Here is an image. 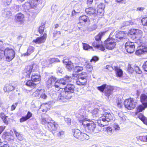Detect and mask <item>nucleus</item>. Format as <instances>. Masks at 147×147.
Listing matches in <instances>:
<instances>
[{"label": "nucleus", "mask_w": 147, "mask_h": 147, "mask_svg": "<svg viewBox=\"0 0 147 147\" xmlns=\"http://www.w3.org/2000/svg\"><path fill=\"white\" fill-rule=\"evenodd\" d=\"M11 14V12L8 11L6 9H5L4 10H3V15L4 17H9Z\"/></svg>", "instance_id": "nucleus-41"}, {"label": "nucleus", "mask_w": 147, "mask_h": 147, "mask_svg": "<svg viewBox=\"0 0 147 147\" xmlns=\"http://www.w3.org/2000/svg\"><path fill=\"white\" fill-rule=\"evenodd\" d=\"M141 102L143 105L147 107V96L145 94H142L140 97Z\"/></svg>", "instance_id": "nucleus-26"}, {"label": "nucleus", "mask_w": 147, "mask_h": 147, "mask_svg": "<svg viewBox=\"0 0 147 147\" xmlns=\"http://www.w3.org/2000/svg\"><path fill=\"white\" fill-rule=\"evenodd\" d=\"M63 63H65L66 65V67L68 69V70L69 71L73 67V63L71 62L66 61L65 60H63Z\"/></svg>", "instance_id": "nucleus-34"}, {"label": "nucleus", "mask_w": 147, "mask_h": 147, "mask_svg": "<svg viewBox=\"0 0 147 147\" xmlns=\"http://www.w3.org/2000/svg\"><path fill=\"white\" fill-rule=\"evenodd\" d=\"M141 22L143 25L147 26V17L143 18L141 20Z\"/></svg>", "instance_id": "nucleus-49"}, {"label": "nucleus", "mask_w": 147, "mask_h": 147, "mask_svg": "<svg viewBox=\"0 0 147 147\" xmlns=\"http://www.w3.org/2000/svg\"><path fill=\"white\" fill-rule=\"evenodd\" d=\"M83 70V67H82L80 66H76L75 67L74 69V72H78L82 71Z\"/></svg>", "instance_id": "nucleus-45"}, {"label": "nucleus", "mask_w": 147, "mask_h": 147, "mask_svg": "<svg viewBox=\"0 0 147 147\" xmlns=\"http://www.w3.org/2000/svg\"><path fill=\"white\" fill-rule=\"evenodd\" d=\"M79 20L80 21V22L83 21L84 22H89V20L88 17L86 15H83L80 16L79 18Z\"/></svg>", "instance_id": "nucleus-35"}, {"label": "nucleus", "mask_w": 147, "mask_h": 147, "mask_svg": "<svg viewBox=\"0 0 147 147\" xmlns=\"http://www.w3.org/2000/svg\"><path fill=\"white\" fill-rule=\"evenodd\" d=\"M105 8V5L103 3H100L98 6L97 8L104 9Z\"/></svg>", "instance_id": "nucleus-60"}, {"label": "nucleus", "mask_w": 147, "mask_h": 147, "mask_svg": "<svg viewBox=\"0 0 147 147\" xmlns=\"http://www.w3.org/2000/svg\"><path fill=\"white\" fill-rule=\"evenodd\" d=\"M86 67L87 71L89 72L91 71L93 69L92 66L89 63L86 65Z\"/></svg>", "instance_id": "nucleus-54"}, {"label": "nucleus", "mask_w": 147, "mask_h": 147, "mask_svg": "<svg viewBox=\"0 0 147 147\" xmlns=\"http://www.w3.org/2000/svg\"><path fill=\"white\" fill-rule=\"evenodd\" d=\"M37 2L34 0H32L30 3L28 2L25 3L22 5V7L26 10H29L30 9H33L36 10L35 12L36 13L38 11L37 9H35L37 8Z\"/></svg>", "instance_id": "nucleus-8"}, {"label": "nucleus", "mask_w": 147, "mask_h": 147, "mask_svg": "<svg viewBox=\"0 0 147 147\" xmlns=\"http://www.w3.org/2000/svg\"><path fill=\"white\" fill-rule=\"evenodd\" d=\"M136 103L133 98H130L125 100L124 105L126 108L130 110L134 109L135 107Z\"/></svg>", "instance_id": "nucleus-10"}, {"label": "nucleus", "mask_w": 147, "mask_h": 147, "mask_svg": "<svg viewBox=\"0 0 147 147\" xmlns=\"http://www.w3.org/2000/svg\"><path fill=\"white\" fill-rule=\"evenodd\" d=\"M85 126L87 127V128L90 132H92L96 127V125L94 123L91 122L90 123H86Z\"/></svg>", "instance_id": "nucleus-19"}, {"label": "nucleus", "mask_w": 147, "mask_h": 147, "mask_svg": "<svg viewBox=\"0 0 147 147\" xmlns=\"http://www.w3.org/2000/svg\"><path fill=\"white\" fill-rule=\"evenodd\" d=\"M140 45H137V50L135 53L137 55H139L147 52V46L145 45L144 43L140 41Z\"/></svg>", "instance_id": "nucleus-12"}, {"label": "nucleus", "mask_w": 147, "mask_h": 147, "mask_svg": "<svg viewBox=\"0 0 147 147\" xmlns=\"http://www.w3.org/2000/svg\"><path fill=\"white\" fill-rule=\"evenodd\" d=\"M143 68L144 71H147V61L144 63L143 65Z\"/></svg>", "instance_id": "nucleus-64"}, {"label": "nucleus", "mask_w": 147, "mask_h": 147, "mask_svg": "<svg viewBox=\"0 0 147 147\" xmlns=\"http://www.w3.org/2000/svg\"><path fill=\"white\" fill-rule=\"evenodd\" d=\"M44 99H46L47 98V95L45 94V92L43 90V91L41 93L40 97Z\"/></svg>", "instance_id": "nucleus-52"}, {"label": "nucleus", "mask_w": 147, "mask_h": 147, "mask_svg": "<svg viewBox=\"0 0 147 147\" xmlns=\"http://www.w3.org/2000/svg\"><path fill=\"white\" fill-rule=\"evenodd\" d=\"M47 118V117H45V118H42L41 121V123L42 124L45 125L47 123V121L46 120Z\"/></svg>", "instance_id": "nucleus-57"}, {"label": "nucleus", "mask_w": 147, "mask_h": 147, "mask_svg": "<svg viewBox=\"0 0 147 147\" xmlns=\"http://www.w3.org/2000/svg\"><path fill=\"white\" fill-rule=\"evenodd\" d=\"M34 81H32L30 80H29L26 83V85L27 86L32 87H35L36 84H38V83H35L34 82H33Z\"/></svg>", "instance_id": "nucleus-36"}, {"label": "nucleus", "mask_w": 147, "mask_h": 147, "mask_svg": "<svg viewBox=\"0 0 147 147\" xmlns=\"http://www.w3.org/2000/svg\"><path fill=\"white\" fill-rule=\"evenodd\" d=\"M4 53L5 60L7 61H11L15 57V51L9 47L6 48L4 49Z\"/></svg>", "instance_id": "nucleus-4"}, {"label": "nucleus", "mask_w": 147, "mask_h": 147, "mask_svg": "<svg viewBox=\"0 0 147 147\" xmlns=\"http://www.w3.org/2000/svg\"><path fill=\"white\" fill-rule=\"evenodd\" d=\"M113 90V89L112 87L111 86H107L105 91V95L108 97L112 93Z\"/></svg>", "instance_id": "nucleus-18"}, {"label": "nucleus", "mask_w": 147, "mask_h": 147, "mask_svg": "<svg viewBox=\"0 0 147 147\" xmlns=\"http://www.w3.org/2000/svg\"><path fill=\"white\" fill-rule=\"evenodd\" d=\"M83 48L84 50H93L92 47L86 44H83Z\"/></svg>", "instance_id": "nucleus-44"}, {"label": "nucleus", "mask_w": 147, "mask_h": 147, "mask_svg": "<svg viewBox=\"0 0 147 147\" xmlns=\"http://www.w3.org/2000/svg\"><path fill=\"white\" fill-rule=\"evenodd\" d=\"M134 24V22L131 21H126L123 22L122 24L123 26H127L130 25H133Z\"/></svg>", "instance_id": "nucleus-43"}, {"label": "nucleus", "mask_w": 147, "mask_h": 147, "mask_svg": "<svg viewBox=\"0 0 147 147\" xmlns=\"http://www.w3.org/2000/svg\"><path fill=\"white\" fill-rule=\"evenodd\" d=\"M32 115V114L29 111L28 112L27 115L25 117H23L20 119V122H24L30 118Z\"/></svg>", "instance_id": "nucleus-25"}, {"label": "nucleus", "mask_w": 147, "mask_h": 147, "mask_svg": "<svg viewBox=\"0 0 147 147\" xmlns=\"http://www.w3.org/2000/svg\"><path fill=\"white\" fill-rule=\"evenodd\" d=\"M73 60L75 63L81 64L82 65L84 64L85 63L86 61L85 59L80 57H74Z\"/></svg>", "instance_id": "nucleus-16"}, {"label": "nucleus", "mask_w": 147, "mask_h": 147, "mask_svg": "<svg viewBox=\"0 0 147 147\" xmlns=\"http://www.w3.org/2000/svg\"><path fill=\"white\" fill-rule=\"evenodd\" d=\"M13 130L18 140L21 141L24 139V138L23 135L18 132L15 128H13Z\"/></svg>", "instance_id": "nucleus-22"}, {"label": "nucleus", "mask_w": 147, "mask_h": 147, "mask_svg": "<svg viewBox=\"0 0 147 147\" xmlns=\"http://www.w3.org/2000/svg\"><path fill=\"white\" fill-rule=\"evenodd\" d=\"M146 107L144 105H140L138 106L136 108V114H137L138 113L142 112L143 110H144L146 107Z\"/></svg>", "instance_id": "nucleus-33"}, {"label": "nucleus", "mask_w": 147, "mask_h": 147, "mask_svg": "<svg viewBox=\"0 0 147 147\" xmlns=\"http://www.w3.org/2000/svg\"><path fill=\"white\" fill-rule=\"evenodd\" d=\"M128 70L129 72L131 73L134 72L133 68L131 67L130 65H128Z\"/></svg>", "instance_id": "nucleus-59"}, {"label": "nucleus", "mask_w": 147, "mask_h": 147, "mask_svg": "<svg viewBox=\"0 0 147 147\" xmlns=\"http://www.w3.org/2000/svg\"><path fill=\"white\" fill-rule=\"evenodd\" d=\"M47 37V34L46 33H44L42 36L40 37H38L36 39L34 40L33 42L38 44H40L44 42L45 41Z\"/></svg>", "instance_id": "nucleus-17"}, {"label": "nucleus", "mask_w": 147, "mask_h": 147, "mask_svg": "<svg viewBox=\"0 0 147 147\" xmlns=\"http://www.w3.org/2000/svg\"><path fill=\"white\" fill-rule=\"evenodd\" d=\"M101 42L98 43V41H96L92 43V45L94 47H96L97 49L101 51H103L105 50V49L102 45H101Z\"/></svg>", "instance_id": "nucleus-20"}, {"label": "nucleus", "mask_w": 147, "mask_h": 147, "mask_svg": "<svg viewBox=\"0 0 147 147\" xmlns=\"http://www.w3.org/2000/svg\"><path fill=\"white\" fill-rule=\"evenodd\" d=\"M72 80V78L70 76H66L64 78L57 80L55 83L54 86L55 88L60 87L61 84L65 85L68 82H71Z\"/></svg>", "instance_id": "nucleus-7"}, {"label": "nucleus", "mask_w": 147, "mask_h": 147, "mask_svg": "<svg viewBox=\"0 0 147 147\" xmlns=\"http://www.w3.org/2000/svg\"><path fill=\"white\" fill-rule=\"evenodd\" d=\"M35 66V65L34 64L33 65L28 66L26 67V73H27L28 74H30V75H28V76H30V75L31 74V72L32 73L33 71H34V69H33V71H32V69L33 67Z\"/></svg>", "instance_id": "nucleus-27"}, {"label": "nucleus", "mask_w": 147, "mask_h": 147, "mask_svg": "<svg viewBox=\"0 0 147 147\" xmlns=\"http://www.w3.org/2000/svg\"><path fill=\"white\" fill-rule=\"evenodd\" d=\"M135 29H132L129 31V33L131 35H133L135 36L136 34V33L137 30Z\"/></svg>", "instance_id": "nucleus-50"}, {"label": "nucleus", "mask_w": 147, "mask_h": 147, "mask_svg": "<svg viewBox=\"0 0 147 147\" xmlns=\"http://www.w3.org/2000/svg\"><path fill=\"white\" fill-rule=\"evenodd\" d=\"M113 127L115 130H119L120 129V127L119 125L116 123H115L113 125Z\"/></svg>", "instance_id": "nucleus-53"}, {"label": "nucleus", "mask_w": 147, "mask_h": 147, "mask_svg": "<svg viewBox=\"0 0 147 147\" xmlns=\"http://www.w3.org/2000/svg\"><path fill=\"white\" fill-rule=\"evenodd\" d=\"M14 7L15 10L17 11H19L21 9V8L19 5H15Z\"/></svg>", "instance_id": "nucleus-62"}, {"label": "nucleus", "mask_w": 147, "mask_h": 147, "mask_svg": "<svg viewBox=\"0 0 147 147\" xmlns=\"http://www.w3.org/2000/svg\"><path fill=\"white\" fill-rule=\"evenodd\" d=\"M64 134V131H59L57 134V136L59 137H61L63 136Z\"/></svg>", "instance_id": "nucleus-58"}, {"label": "nucleus", "mask_w": 147, "mask_h": 147, "mask_svg": "<svg viewBox=\"0 0 147 147\" xmlns=\"http://www.w3.org/2000/svg\"><path fill=\"white\" fill-rule=\"evenodd\" d=\"M0 117L3 120L4 123L7 125L8 123V121L7 120V117L3 113H1L0 114Z\"/></svg>", "instance_id": "nucleus-37"}, {"label": "nucleus", "mask_w": 147, "mask_h": 147, "mask_svg": "<svg viewBox=\"0 0 147 147\" xmlns=\"http://www.w3.org/2000/svg\"><path fill=\"white\" fill-rule=\"evenodd\" d=\"M31 80L32 81L35 82H40V76L38 74L33 71L31 74Z\"/></svg>", "instance_id": "nucleus-13"}, {"label": "nucleus", "mask_w": 147, "mask_h": 147, "mask_svg": "<svg viewBox=\"0 0 147 147\" xmlns=\"http://www.w3.org/2000/svg\"><path fill=\"white\" fill-rule=\"evenodd\" d=\"M24 19V15L22 13H18L16 16L15 20L16 22H22Z\"/></svg>", "instance_id": "nucleus-24"}, {"label": "nucleus", "mask_w": 147, "mask_h": 147, "mask_svg": "<svg viewBox=\"0 0 147 147\" xmlns=\"http://www.w3.org/2000/svg\"><path fill=\"white\" fill-rule=\"evenodd\" d=\"M138 118L141 120L142 121L145 119L146 118L142 114H140L139 115Z\"/></svg>", "instance_id": "nucleus-61"}, {"label": "nucleus", "mask_w": 147, "mask_h": 147, "mask_svg": "<svg viewBox=\"0 0 147 147\" xmlns=\"http://www.w3.org/2000/svg\"><path fill=\"white\" fill-rule=\"evenodd\" d=\"M51 9L52 11L55 12H56L57 10V7L56 5H53L51 7Z\"/></svg>", "instance_id": "nucleus-63"}, {"label": "nucleus", "mask_w": 147, "mask_h": 147, "mask_svg": "<svg viewBox=\"0 0 147 147\" xmlns=\"http://www.w3.org/2000/svg\"><path fill=\"white\" fill-rule=\"evenodd\" d=\"M104 33H100L97 35L95 37V39L97 41H98V43L100 42V39L102 36L104 34Z\"/></svg>", "instance_id": "nucleus-42"}, {"label": "nucleus", "mask_w": 147, "mask_h": 147, "mask_svg": "<svg viewBox=\"0 0 147 147\" xmlns=\"http://www.w3.org/2000/svg\"><path fill=\"white\" fill-rule=\"evenodd\" d=\"M15 89V87L10 84L7 86H5L4 88V90L5 92L12 91Z\"/></svg>", "instance_id": "nucleus-31"}, {"label": "nucleus", "mask_w": 147, "mask_h": 147, "mask_svg": "<svg viewBox=\"0 0 147 147\" xmlns=\"http://www.w3.org/2000/svg\"><path fill=\"white\" fill-rule=\"evenodd\" d=\"M73 135L76 138L83 140L88 138V135L86 134L82 133L78 129H74L73 130Z\"/></svg>", "instance_id": "nucleus-11"}, {"label": "nucleus", "mask_w": 147, "mask_h": 147, "mask_svg": "<svg viewBox=\"0 0 147 147\" xmlns=\"http://www.w3.org/2000/svg\"><path fill=\"white\" fill-rule=\"evenodd\" d=\"M114 70L116 71L117 76L121 77L123 75V71L122 70L119 69L117 67H114Z\"/></svg>", "instance_id": "nucleus-32"}, {"label": "nucleus", "mask_w": 147, "mask_h": 147, "mask_svg": "<svg viewBox=\"0 0 147 147\" xmlns=\"http://www.w3.org/2000/svg\"><path fill=\"white\" fill-rule=\"evenodd\" d=\"M91 113L92 114L94 117H99V114L100 113V111L97 108H95L91 111Z\"/></svg>", "instance_id": "nucleus-30"}, {"label": "nucleus", "mask_w": 147, "mask_h": 147, "mask_svg": "<svg viewBox=\"0 0 147 147\" xmlns=\"http://www.w3.org/2000/svg\"><path fill=\"white\" fill-rule=\"evenodd\" d=\"M139 139L141 141L147 142V136H140Z\"/></svg>", "instance_id": "nucleus-51"}, {"label": "nucleus", "mask_w": 147, "mask_h": 147, "mask_svg": "<svg viewBox=\"0 0 147 147\" xmlns=\"http://www.w3.org/2000/svg\"><path fill=\"white\" fill-rule=\"evenodd\" d=\"M86 12L90 16H94L96 15L97 11L95 9L92 7H91L86 9Z\"/></svg>", "instance_id": "nucleus-15"}, {"label": "nucleus", "mask_w": 147, "mask_h": 147, "mask_svg": "<svg viewBox=\"0 0 147 147\" xmlns=\"http://www.w3.org/2000/svg\"><path fill=\"white\" fill-rule=\"evenodd\" d=\"M45 117H47V127L48 129L50 131H51L52 132L53 134L55 133L56 131L59 128L58 125L57 123L54 122L53 123L49 121H52L51 118L50 117H49L48 116L46 115Z\"/></svg>", "instance_id": "nucleus-6"}, {"label": "nucleus", "mask_w": 147, "mask_h": 147, "mask_svg": "<svg viewBox=\"0 0 147 147\" xmlns=\"http://www.w3.org/2000/svg\"><path fill=\"white\" fill-rule=\"evenodd\" d=\"M124 34L123 32H119L118 34H116L115 35L116 40L119 41L121 40H123L124 39Z\"/></svg>", "instance_id": "nucleus-28"}, {"label": "nucleus", "mask_w": 147, "mask_h": 147, "mask_svg": "<svg viewBox=\"0 0 147 147\" xmlns=\"http://www.w3.org/2000/svg\"><path fill=\"white\" fill-rule=\"evenodd\" d=\"M45 26L44 25L40 26L39 28V32L40 34H42L43 32Z\"/></svg>", "instance_id": "nucleus-55"}, {"label": "nucleus", "mask_w": 147, "mask_h": 147, "mask_svg": "<svg viewBox=\"0 0 147 147\" xmlns=\"http://www.w3.org/2000/svg\"><path fill=\"white\" fill-rule=\"evenodd\" d=\"M12 133L13 132L12 131H10L9 133H4L2 136V138L4 139L9 141L11 140L10 137Z\"/></svg>", "instance_id": "nucleus-23"}, {"label": "nucleus", "mask_w": 147, "mask_h": 147, "mask_svg": "<svg viewBox=\"0 0 147 147\" xmlns=\"http://www.w3.org/2000/svg\"><path fill=\"white\" fill-rule=\"evenodd\" d=\"M49 62L50 63H52L55 62H59V59L57 58H51L49 59Z\"/></svg>", "instance_id": "nucleus-48"}, {"label": "nucleus", "mask_w": 147, "mask_h": 147, "mask_svg": "<svg viewBox=\"0 0 147 147\" xmlns=\"http://www.w3.org/2000/svg\"><path fill=\"white\" fill-rule=\"evenodd\" d=\"M142 32L141 30H137L136 33L135 35V37L136 38H140L142 36Z\"/></svg>", "instance_id": "nucleus-39"}, {"label": "nucleus", "mask_w": 147, "mask_h": 147, "mask_svg": "<svg viewBox=\"0 0 147 147\" xmlns=\"http://www.w3.org/2000/svg\"><path fill=\"white\" fill-rule=\"evenodd\" d=\"M118 115L120 120H121L123 121H125L126 120L127 117L123 115V113L122 112H119Z\"/></svg>", "instance_id": "nucleus-40"}, {"label": "nucleus", "mask_w": 147, "mask_h": 147, "mask_svg": "<svg viewBox=\"0 0 147 147\" xmlns=\"http://www.w3.org/2000/svg\"><path fill=\"white\" fill-rule=\"evenodd\" d=\"M106 84H103L102 85L97 87V89L101 92H103L104 90L106 87Z\"/></svg>", "instance_id": "nucleus-47"}, {"label": "nucleus", "mask_w": 147, "mask_h": 147, "mask_svg": "<svg viewBox=\"0 0 147 147\" xmlns=\"http://www.w3.org/2000/svg\"><path fill=\"white\" fill-rule=\"evenodd\" d=\"M73 77L77 78L76 83L77 85L82 86L86 84L87 82L86 78L87 75L86 72H83L81 74H78L74 73L73 74Z\"/></svg>", "instance_id": "nucleus-3"}, {"label": "nucleus", "mask_w": 147, "mask_h": 147, "mask_svg": "<svg viewBox=\"0 0 147 147\" xmlns=\"http://www.w3.org/2000/svg\"><path fill=\"white\" fill-rule=\"evenodd\" d=\"M116 40L113 38H109L104 42V45L105 48L109 50L113 49L115 47Z\"/></svg>", "instance_id": "nucleus-9"}, {"label": "nucleus", "mask_w": 147, "mask_h": 147, "mask_svg": "<svg viewBox=\"0 0 147 147\" xmlns=\"http://www.w3.org/2000/svg\"><path fill=\"white\" fill-rule=\"evenodd\" d=\"M100 119L98 122V125L100 127H103L107 125L108 123L113 120V117L110 113H105L102 114V117H101Z\"/></svg>", "instance_id": "nucleus-2"}, {"label": "nucleus", "mask_w": 147, "mask_h": 147, "mask_svg": "<svg viewBox=\"0 0 147 147\" xmlns=\"http://www.w3.org/2000/svg\"><path fill=\"white\" fill-rule=\"evenodd\" d=\"M68 82L67 86L64 89L59 92L57 100L61 102H66L67 100L71 97V93H73L74 91L75 86L74 84H69Z\"/></svg>", "instance_id": "nucleus-1"}, {"label": "nucleus", "mask_w": 147, "mask_h": 147, "mask_svg": "<svg viewBox=\"0 0 147 147\" xmlns=\"http://www.w3.org/2000/svg\"><path fill=\"white\" fill-rule=\"evenodd\" d=\"M12 0H2L3 4L5 6L9 5L11 3Z\"/></svg>", "instance_id": "nucleus-46"}, {"label": "nucleus", "mask_w": 147, "mask_h": 147, "mask_svg": "<svg viewBox=\"0 0 147 147\" xmlns=\"http://www.w3.org/2000/svg\"><path fill=\"white\" fill-rule=\"evenodd\" d=\"M134 68L135 71L137 73L139 74H140L141 73L142 71L138 66L135 65L134 66Z\"/></svg>", "instance_id": "nucleus-56"}, {"label": "nucleus", "mask_w": 147, "mask_h": 147, "mask_svg": "<svg viewBox=\"0 0 147 147\" xmlns=\"http://www.w3.org/2000/svg\"><path fill=\"white\" fill-rule=\"evenodd\" d=\"M34 48L32 46H30L28 47L26 53H23L21 55V56H29L33 53L34 51Z\"/></svg>", "instance_id": "nucleus-21"}, {"label": "nucleus", "mask_w": 147, "mask_h": 147, "mask_svg": "<svg viewBox=\"0 0 147 147\" xmlns=\"http://www.w3.org/2000/svg\"><path fill=\"white\" fill-rule=\"evenodd\" d=\"M140 40H139L135 42H127L125 44V47L127 51L130 53L134 52L135 50V47L137 46V45H140Z\"/></svg>", "instance_id": "nucleus-5"}, {"label": "nucleus", "mask_w": 147, "mask_h": 147, "mask_svg": "<svg viewBox=\"0 0 147 147\" xmlns=\"http://www.w3.org/2000/svg\"><path fill=\"white\" fill-rule=\"evenodd\" d=\"M78 117L79 122L82 123L84 126H85L86 123H84L86 120V117L84 116V115H81L79 116H78Z\"/></svg>", "instance_id": "nucleus-29"}, {"label": "nucleus", "mask_w": 147, "mask_h": 147, "mask_svg": "<svg viewBox=\"0 0 147 147\" xmlns=\"http://www.w3.org/2000/svg\"><path fill=\"white\" fill-rule=\"evenodd\" d=\"M48 80L46 82L47 86L49 88L56 81V78L52 76H50L48 77Z\"/></svg>", "instance_id": "nucleus-14"}, {"label": "nucleus", "mask_w": 147, "mask_h": 147, "mask_svg": "<svg viewBox=\"0 0 147 147\" xmlns=\"http://www.w3.org/2000/svg\"><path fill=\"white\" fill-rule=\"evenodd\" d=\"M43 91L42 90H38L33 93V94L35 96L38 98L40 97L41 93Z\"/></svg>", "instance_id": "nucleus-38"}]
</instances>
